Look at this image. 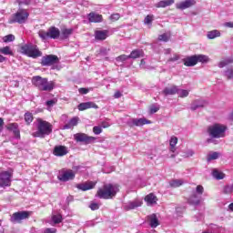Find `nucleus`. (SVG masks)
Listing matches in <instances>:
<instances>
[{
    "instance_id": "obj_28",
    "label": "nucleus",
    "mask_w": 233,
    "mask_h": 233,
    "mask_svg": "<svg viewBox=\"0 0 233 233\" xmlns=\"http://www.w3.org/2000/svg\"><path fill=\"white\" fill-rule=\"evenodd\" d=\"M133 125L135 127H143V125H148L150 121L147 120L146 118H135L132 120Z\"/></svg>"
},
{
    "instance_id": "obj_55",
    "label": "nucleus",
    "mask_w": 233,
    "mask_h": 233,
    "mask_svg": "<svg viewBox=\"0 0 233 233\" xmlns=\"http://www.w3.org/2000/svg\"><path fill=\"white\" fill-rule=\"evenodd\" d=\"M159 110V107L158 106H151L150 107V114H156V112H157Z\"/></svg>"
},
{
    "instance_id": "obj_52",
    "label": "nucleus",
    "mask_w": 233,
    "mask_h": 233,
    "mask_svg": "<svg viewBox=\"0 0 233 233\" xmlns=\"http://www.w3.org/2000/svg\"><path fill=\"white\" fill-rule=\"evenodd\" d=\"M179 60V56L178 55H174L172 57H170L168 59V62L169 63H174L176 61H178Z\"/></svg>"
},
{
    "instance_id": "obj_17",
    "label": "nucleus",
    "mask_w": 233,
    "mask_h": 233,
    "mask_svg": "<svg viewBox=\"0 0 233 233\" xmlns=\"http://www.w3.org/2000/svg\"><path fill=\"white\" fill-rule=\"evenodd\" d=\"M68 154V147L66 146H56L53 150V155L56 157H63Z\"/></svg>"
},
{
    "instance_id": "obj_44",
    "label": "nucleus",
    "mask_w": 233,
    "mask_h": 233,
    "mask_svg": "<svg viewBox=\"0 0 233 233\" xmlns=\"http://www.w3.org/2000/svg\"><path fill=\"white\" fill-rule=\"evenodd\" d=\"M127 59H130V57H128V56L127 55H121L116 58V61H117L118 63L119 62L123 63L124 61H127Z\"/></svg>"
},
{
    "instance_id": "obj_30",
    "label": "nucleus",
    "mask_w": 233,
    "mask_h": 233,
    "mask_svg": "<svg viewBox=\"0 0 233 233\" xmlns=\"http://www.w3.org/2000/svg\"><path fill=\"white\" fill-rule=\"evenodd\" d=\"M24 119L26 125H31L32 122L34 121V115L27 111L24 115Z\"/></svg>"
},
{
    "instance_id": "obj_24",
    "label": "nucleus",
    "mask_w": 233,
    "mask_h": 233,
    "mask_svg": "<svg viewBox=\"0 0 233 233\" xmlns=\"http://www.w3.org/2000/svg\"><path fill=\"white\" fill-rule=\"evenodd\" d=\"M144 201H146L147 205H156L157 204V197L155 196L154 193H149L145 197Z\"/></svg>"
},
{
    "instance_id": "obj_9",
    "label": "nucleus",
    "mask_w": 233,
    "mask_h": 233,
    "mask_svg": "<svg viewBox=\"0 0 233 233\" xmlns=\"http://www.w3.org/2000/svg\"><path fill=\"white\" fill-rule=\"evenodd\" d=\"M32 216V211H17L13 213L10 218L11 223H23V220L28 219Z\"/></svg>"
},
{
    "instance_id": "obj_43",
    "label": "nucleus",
    "mask_w": 233,
    "mask_h": 233,
    "mask_svg": "<svg viewBox=\"0 0 233 233\" xmlns=\"http://www.w3.org/2000/svg\"><path fill=\"white\" fill-rule=\"evenodd\" d=\"M57 104V99L56 98H54V99H51V100H47L46 102V105L48 108H51V106H54V105H56Z\"/></svg>"
},
{
    "instance_id": "obj_59",
    "label": "nucleus",
    "mask_w": 233,
    "mask_h": 233,
    "mask_svg": "<svg viewBox=\"0 0 233 233\" xmlns=\"http://www.w3.org/2000/svg\"><path fill=\"white\" fill-rule=\"evenodd\" d=\"M227 28H233V22H227L224 24Z\"/></svg>"
},
{
    "instance_id": "obj_42",
    "label": "nucleus",
    "mask_w": 233,
    "mask_h": 233,
    "mask_svg": "<svg viewBox=\"0 0 233 233\" xmlns=\"http://www.w3.org/2000/svg\"><path fill=\"white\" fill-rule=\"evenodd\" d=\"M109 19L112 23H116V21H119V19H121V15H119V13L113 14L109 16Z\"/></svg>"
},
{
    "instance_id": "obj_48",
    "label": "nucleus",
    "mask_w": 233,
    "mask_h": 233,
    "mask_svg": "<svg viewBox=\"0 0 233 233\" xmlns=\"http://www.w3.org/2000/svg\"><path fill=\"white\" fill-rule=\"evenodd\" d=\"M232 192H233L232 186H226L224 187L225 194H232Z\"/></svg>"
},
{
    "instance_id": "obj_61",
    "label": "nucleus",
    "mask_w": 233,
    "mask_h": 233,
    "mask_svg": "<svg viewBox=\"0 0 233 233\" xmlns=\"http://www.w3.org/2000/svg\"><path fill=\"white\" fill-rule=\"evenodd\" d=\"M6 61V57H5L3 55H0V63H5Z\"/></svg>"
},
{
    "instance_id": "obj_41",
    "label": "nucleus",
    "mask_w": 233,
    "mask_h": 233,
    "mask_svg": "<svg viewBox=\"0 0 233 233\" xmlns=\"http://www.w3.org/2000/svg\"><path fill=\"white\" fill-rule=\"evenodd\" d=\"M218 157H219V153H218V152H213V153L208 155L207 160H208V161H212V160H214V159H218Z\"/></svg>"
},
{
    "instance_id": "obj_37",
    "label": "nucleus",
    "mask_w": 233,
    "mask_h": 233,
    "mask_svg": "<svg viewBox=\"0 0 233 233\" xmlns=\"http://www.w3.org/2000/svg\"><path fill=\"white\" fill-rule=\"evenodd\" d=\"M52 221L55 223V225H59V223L63 222V216L61 214L53 215Z\"/></svg>"
},
{
    "instance_id": "obj_19",
    "label": "nucleus",
    "mask_w": 233,
    "mask_h": 233,
    "mask_svg": "<svg viewBox=\"0 0 233 233\" xmlns=\"http://www.w3.org/2000/svg\"><path fill=\"white\" fill-rule=\"evenodd\" d=\"M87 19L89 23H103V15L91 12L87 15Z\"/></svg>"
},
{
    "instance_id": "obj_21",
    "label": "nucleus",
    "mask_w": 233,
    "mask_h": 233,
    "mask_svg": "<svg viewBox=\"0 0 233 233\" xmlns=\"http://www.w3.org/2000/svg\"><path fill=\"white\" fill-rule=\"evenodd\" d=\"M108 37V30L96 31L95 39L96 41H105Z\"/></svg>"
},
{
    "instance_id": "obj_54",
    "label": "nucleus",
    "mask_w": 233,
    "mask_h": 233,
    "mask_svg": "<svg viewBox=\"0 0 233 233\" xmlns=\"http://www.w3.org/2000/svg\"><path fill=\"white\" fill-rule=\"evenodd\" d=\"M180 97H188V91L182 89V91L180 93Z\"/></svg>"
},
{
    "instance_id": "obj_4",
    "label": "nucleus",
    "mask_w": 233,
    "mask_h": 233,
    "mask_svg": "<svg viewBox=\"0 0 233 233\" xmlns=\"http://www.w3.org/2000/svg\"><path fill=\"white\" fill-rule=\"evenodd\" d=\"M225 132H227V126L221 124H214L208 127V134L210 137L219 139V137H225Z\"/></svg>"
},
{
    "instance_id": "obj_8",
    "label": "nucleus",
    "mask_w": 233,
    "mask_h": 233,
    "mask_svg": "<svg viewBox=\"0 0 233 233\" xmlns=\"http://www.w3.org/2000/svg\"><path fill=\"white\" fill-rule=\"evenodd\" d=\"M14 176V170L0 172V188H5V187H12V177Z\"/></svg>"
},
{
    "instance_id": "obj_27",
    "label": "nucleus",
    "mask_w": 233,
    "mask_h": 233,
    "mask_svg": "<svg viewBox=\"0 0 233 233\" xmlns=\"http://www.w3.org/2000/svg\"><path fill=\"white\" fill-rule=\"evenodd\" d=\"M176 3V0H162L157 4V8H167Z\"/></svg>"
},
{
    "instance_id": "obj_25",
    "label": "nucleus",
    "mask_w": 233,
    "mask_h": 233,
    "mask_svg": "<svg viewBox=\"0 0 233 233\" xmlns=\"http://www.w3.org/2000/svg\"><path fill=\"white\" fill-rule=\"evenodd\" d=\"M79 123V117L75 116L71 118L67 124L64 126V130H68L70 128H74V127H77V124Z\"/></svg>"
},
{
    "instance_id": "obj_51",
    "label": "nucleus",
    "mask_w": 233,
    "mask_h": 233,
    "mask_svg": "<svg viewBox=\"0 0 233 233\" xmlns=\"http://www.w3.org/2000/svg\"><path fill=\"white\" fill-rule=\"evenodd\" d=\"M16 3H18L20 6H23V5H28L31 3V0H23V1L17 0Z\"/></svg>"
},
{
    "instance_id": "obj_38",
    "label": "nucleus",
    "mask_w": 233,
    "mask_h": 233,
    "mask_svg": "<svg viewBox=\"0 0 233 233\" xmlns=\"http://www.w3.org/2000/svg\"><path fill=\"white\" fill-rule=\"evenodd\" d=\"M231 63H233L232 58L224 59L218 63V66H219V68H224V66H227L228 65H230Z\"/></svg>"
},
{
    "instance_id": "obj_63",
    "label": "nucleus",
    "mask_w": 233,
    "mask_h": 233,
    "mask_svg": "<svg viewBox=\"0 0 233 233\" xmlns=\"http://www.w3.org/2000/svg\"><path fill=\"white\" fill-rule=\"evenodd\" d=\"M228 208H229V210H231V212H233V203L228 205Z\"/></svg>"
},
{
    "instance_id": "obj_15",
    "label": "nucleus",
    "mask_w": 233,
    "mask_h": 233,
    "mask_svg": "<svg viewBox=\"0 0 233 233\" xmlns=\"http://www.w3.org/2000/svg\"><path fill=\"white\" fill-rule=\"evenodd\" d=\"M196 0H185L178 4H176V9L177 10H187V8H192V6H195Z\"/></svg>"
},
{
    "instance_id": "obj_31",
    "label": "nucleus",
    "mask_w": 233,
    "mask_h": 233,
    "mask_svg": "<svg viewBox=\"0 0 233 233\" xmlns=\"http://www.w3.org/2000/svg\"><path fill=\"white\" fill-rule=\"evenodd\" d=\"M0 54H3L4 56H14V51H12V48L8 46L0 48Z\"/></svg>"
},
{
    "instance_id": "obj_60",
    "label": "nucleus",
    "mask_w": 233,
    "mask_h": 233,
    "mask_svg": "<svg viewBox=\"0 0 233 233\" xmlns=\"http://www.w3.org/2000/svg\"><path fill=\"white\" fill-rule=\"evenodd\" d=\"M101 127L102 128H108V127H110V124L107 122H102Z\"/></svg>"
},
{
    "instance_id": "obj_18",
    "label": "nucleus",
    "mask_w": 233,
    "mask_h": 233,
    "mask_svg": "<svg viewBox=\"0 0 233 233\" xmlns=\"http://www.w3.org/2000/svg\"><path fill=\"white\" fill-rule=\"evenodd\" d=\"M79 112H84V110H88V108H99V106L94 102H84L80 103L77 106Z\"/></svg>"
},
{
    "instance_id": "obj_29",
    "label": "nucleus",
    "mask_w": 233,
    "mask_h": 233,
    "mask_svg": "<svg viewBox=\"0 0 233 233\" xmlns=\"http://www.w3.org/2000/svg\"><path fill=\"white\" fill-rule=\"evenodd\" d=\"M177 137H171L170 140H169V147H170V150L171 152H176V146L177 145Z\"/></svg>"
},
{
    "instance_id": "obj_3",
    "label": "nucleus",
    "mask_w": 233,
    "mask_h": 233,
    "mask_svg": "<svg viewBox=\"0 0 233 233\" xmlns=\"http://www.w3.org/2000/svg\"><path fill=\"white\" fill-rule=\"evenodd\" d=\"M32 84L38 88L41 92H52L56 83L54 81H49L48 78H43L39 76H33Z\"/></svg>"
},
{
    "instance_id": "obj_35",
    "label": "nucleus",
    "mask_w": 233,
    "mask_h": 233,
    "mask_svg": "<svg viewBox=\"0 0 233 233\" xmlns=\"http://www.w3.org/2000/svg\"><path fill=\"white\" fill-rule=\"evenodd\" d=\"M220 35H221V33L218 30L209 31L208 33V39H216V37H219Z\"/></svg>"
},
{
    "instance_id": "obj_32",
    "label": "nucleus",
    "mask_w": 233,
    "mask_h": 233,
    "mask_svg": "<svg viewBox=\"0 0 233 233\" xmlns=\"http://www.w3.org/2000/svg\"><path fill=\"white\" fill-rule=\"evenodd\" d=\"M212 176L213 177H215V179H225V173L218 170V169H214L212 172Z\"/></svg>"
},
{
    "instance_id": "obj_49",
    "label": "nucleus",
    "mask_w": 233,
    "mask_h": 233,
    "mask_svg": "<svg viewBox=\"0 0 233 233\" xmlns=\"http://www.w3.org/2000/svg\"><path fill=\"white\" fill-rule=\"evenodd\" d=\"M78 92H79V94L86 95V94H88V92H90V89L86 88V87H80L78 89Z\"/></svg>"
},
{
    "instance_id": "obj_56",
    "label": "nucleus",
    "mask_w": 233,
    "mask_h": 233,
    "mask_svg": "<svg viewBox=\"0 0 233 233\" xmlns=\"http://www.w3.org/2000/svg\"><path fill=\"white\" fill-rule=\"evenodd\" d=\"M57 232V229L56 228H46V230L44 231V233H56Z\"/></svg>"
},
{
    "instance_id": "obj_5",
    "label": "nucleus",
    "mask_w": 233,
    "mask_h": 233,
    "mask_svg": "<svg viewBox=\"0 0 233 233\" xmlns=\"http://www.w3.org/2000/svg\"><path fill=\"white\" fill-rule=\"evenodd\" d=\"M22 54L27 56V57H32L33 59H37V57H41L43 53L37 48V46L34 45H25L21 46Z\"/></svg>"
},
{
    "instance_id": "obj_7",
    "label": "nucleus",
    "mask_w": 233,
    "mask_h": 233,
    "mask_svg": "<svg viewBox=\"0 0 233 233\" xmlns=\"http://www.w3.org/2000/svg\"><path fill=\"white\" fill-rule=\"evenodd\" d=\"M38 35L41 39H59L61 31L56 26H50L47 31L40 30Z\"/></svg>"
},
{
    "instance_id": "obj_2",
    "label": "nucleus",
    "mask_w": 233,
    "mask_h": 233,
    "mask_svg": "<svg viewBox=\"0 0 233 233\" xmlns=\"http://www.w3.org/2000/svg\"><path fill=\"white\" fill-rule=\"evenodd\" d=\"M36 131L32 134L33 137H40L45 139L46 136H50L54 132V126L43 118H36Z\"/></svg>"
},
{
    "instance_id": "obj_1",
    "label": "nucleus",
    "mask_w": 233,
    "mask_h": 233,
    "mask_svg": "<svg viewBox=\"0 0 233 233\" xmlns=\"http://www.w3.org/2000/svg\"><path fill=\"white\" fill-rule=\"evenodd\" d=\"M118 192L119 186L117 184L106 183L97 189L96 198H99V199H114Z\"/></svg>"
},
{
    "instance_id": "obj_22",
    "label": "nucleus",
    "mask_w": 233,
    "mask_h": 233,
    "mask_svg": "<svg viewBox=\"0 0 233 233\" xmlns=\"http://www.w3.org/2000/svg\"><path fill=\"white\" fill-rule=\"evenodd\" d=\"M177 92H179V89L177 87V86H171L170 87H165L162 94L164 96H176Z\"/></svg>"
},
{
    "instance_id": "obj_53",
    "label": "nucleus",
    "mask_w": 233,
    "mask_h": 233,
    "mask_svg": "<svg viewBox=\"0 0 233 233\" xmlns=\"http://www.w3.org/2000/svg\"><path fill=\"white\" fill-rule=\"evenodd\" d=\"M227 77L228 79H233V69H228L227 71Z\"/></svg>"
},
{
    "instance_id": "obj_50",
    "label": "nucleus",
    "mask_w": 233,
    "mask_h": 233,
    "mask_svg": "<svg viewBox=\"0 0 233 233\" xmlns=\"http://www.w3.org/2000/svg\"><path fill=\"white\" fill-rule=\"evenodd\" d=\"M89 208H91V210H99V204H97V203H91L89 205Z\"/></svg>"
},
{
    "instance_id": "obj_14",
    "label": "nucleus",
    "mask_w": 233,
    "mask_h": 233,
    "mask_svg": "<svg viewBox=\"0 0 233 233\" xmlns=\"http://www.w3.org/2000/svg\"><path fill=\"white\" fill-rule=\"evenodd\" d=\"M75 178H76V173L72 169L64 171L63 174H61L58 177L59 181H63V182L70 181Z\"/></svg>"
},
{
    "instance_id": "obj_45",
    "label": "nucleus",
    "mask_w": 233,
    "mask_h": 233,
    "mask_svg": "<svg viewBox=\"0 0 233 233\" xmlns=\"http://www.w3.org/2000/svg\"><path fill=\"white\" fill-rule=\"evenodd\" d=\"M93 132L96 134V136H99V134L103 132V128H101V127L96 126L93 127Z\"/></svg>"
},
{
    "instance_id": "obj_34",
    "label": "nucleus",
    "mask_w": 233,
    "mask_h": 233,
    "mask_svg": "<svg viewBox=\"0 0 233 233\" xmlns=\"http://www.w3.org/2000/svg\"><path fill=\"white\" fill-rule=\"evenodd\" d=\"M141 205H143V202L139 200L130 202L128 205V210H134V208H137V207H141Z\"/></svg>"
},
{
    "instance_id": "obj_46",
    "label": "nucleus",
    "mask_w": 233,
    "mask_h": 233,
    "mask_svg": "<svg viewBox=\"0 0 233 233\" xmlns=\"http://www.w3.org/2000/svg\"><path fill=\"white\" fill-rule=\"evenodd\" d=\"M152 21H154V15H147L145 18L146 25L152 24Z\"/></svg>"
},
{
    "instance_id": "obj_39",
    "label": "nucleus",
    "mask_w": 233,
    "mask_h": 233,
    "mask_svg": "<svg viewBox=\"0 0 233 233\" xmlns=\"http://www.w3.org/2000/svg\"><path fill=\"white\" fill-rule=\"evenodd\" d=\"M181 185H183V180L180 179L172 180L170 182V187H173L174 188H177V187H181Z\"/></svg>"
},
{
    "instance_id": "obj_47",
    "label": "nucleus",
    "mask_w": 233,
    "mask_h": 233,
    "mask_svg": "<svg viewBox=\"0 0 233 233\" xmlns=\"http://www.w3.org/2000/svg\"><path fill=\"white\" fill-rule=\"evenodd\" d=\"M196 190H197V194H199L200 196L203 194V192H205V188L201 185L197 186Z\"/></svg>"
},
{
    "instance_id": "obj_58",
    "label": "nucleus",
    "mask_w": 233,
    "mask_h": 233,
    "mask_svg": "<svg viewBox=\"0 0 233 233\" xmlns=\"http://www.w3.org/2000/svg\"><path fill=\"white\" fill-rule=\"evenodd\" d=\"M122 96H123V94H121L120 91H116V92L114 94L115 99H119V97H121Z\"/></svg>"
},
{
    "instance_id": "obj_20",
    "label": "nucleus",
    "mask_w": 233,
    "mask_h": 233,
    "mask_svg": "<svg viewBox=\"0 0 233 233\" xmlns=\"http://www.w3.org/2000/svg\"><path fill=\"white\" fill-rule=\"evenodd\" d=\"M147 221L151 228H157V227H159V218H157V215L154 213L147 216Z\"/></svg>"
},
{
    "instance_id": "obj_13",
    "label": "nucleus",
    "mask_w": 233,
    "mask_h": 233,
    "mask_svg": "<svg viewBox=\"0 0 233 233\" xmlns=\"http://www.w3.org/2000/svg\"><path fill=\"white\" fill-rule=\"evenodd\" d=\"M6 130L8 132H13L14 137L15 139H21V130L19 129V124L14 122V123H9L5 126Z\"/></svg>"
},
{
    "instance_id": "obj_33",
    "label": "nucleus",
    "mask_w": 233,
    "mask_h": 233,
    "mask_svg": "<svg viewBox=\"0 0 233 233\" xmlns=\"http://www.w3.org/2000/svg\"><path fill=\"white\" fill-rule=\"evenodd\" d=\"M189 205H199L201 203V200L198 199V195L194 194L192 195L188 199Z\"/></svg>"
},
{
    "instance_id": "obj_36",
    "label": "nucleus",
    "mask_w": 233,
    "mask_h": 233,
    "mask_svg": "<svg viewBox=\"0 0 233 233\" xmlns=\"http://www.w3.org/2000/svg\"><path fill=\"white\" fill-rule=\"evenodd\" d=\"M170 37H171L170 33H164L158 35V41H164V43H167L170 41Z\"/></svg>"
},
{
    "instance_id": "obj_23",
    "label": "nucleus",
    "mask_w": 233,
    "mask_h": 233,
    "mask_svg": "<svg viewBox=\"0 0 233 233\" xmlns=\"http://www.w3.org/2000/svg\"><path fill=\"white\" fill-rule=\"evenodd\" d=\"M129 59H139V57H145V52L141 49L133 50L128 56Z\"/></svg>"
},
{
    "instance_id": "obj_57",
    "label": "nucleus",
    "mask_w": 233,
    "mask_h": 233,
    "mask_svg": "<svg viewBox=\"0 0 233 233\" xmlns=\"http://www.w3.org/2000/svg\"><path fill=\"white\" fill-rule=\"evenodd\" d=\"M3 127H5V119L3 117H0V134L3 132Z\"/></svg>"
},
{
    "instance_id": "obj_10",
    "label": "nucleus",
    "mask_w": 233,
    "mask_h": 233,
    "mask_svg": "<svg viewBox=\"0 0 233 233\" xmlns=\"http://www.w3.org/2000/svg\"><path fill=\"white\" fill-rule=\"evenodd\" d=\"M28 12H26L25 9L18 10L15 14L13 15V22L18 23L19 25H23L24 23H26L28 20Z\"/></svg>"
},
{
    "instance_id": "obj_26",
    "label": "nucleus",
    "mask_w": 233,
    "mask_h": 233,
    "mask_svg": "<svg viewBox=\"0 0 233 233\" xmlns=\"http://www.w3.org/2000/svg\"><path fill=\"white\" fill-rule=\"evenodd\" d=\"M73 34H74V28L62 29L60 39H62V41H65V39H68V37H70Z\"/></svg>"
},
{
    "instance_id": "obj_62",
    "label": "nucleus",
    "mask_w": 233,
    "mask_h": 233,
    "mask_svg": "<svg viewBox=\"0 0 233 233\" xmlns=\"http://www.w3.org/2000/svg\"><path fill=\"white\" fill-rule=\"evenodd\" d=\"M201 106H191V110H196L197 108H199V107H201Z\"/></svg>"
},
{
    "instance_id": "obj_12",
    "label": "nucleus",
    "mask_w": 233,
    "mask_h": 233,
    "mask_svg": "<svg viewBox=\"0 0 233 233\" xmlns=\"http://www.w3.org/2000/svg\"><path fill=\"white\" fill-rule=\"evenodd\" d=\"M59 63V57L56 55H46L41 59L42 66H52V65H57Z\"/></svg>"
},
{
    "instance_id": "obj_16",
    "label": "nucleus",
    "mask_w": 233,
    "mask_h": 233,
    "mask_svg": "<svg viewBox=\"0 0 233 233\" xmlns=\"http://www.w3.org/2000/svg\"><path fill=\"white\" fill-rule=\"evenodd\" d=\"M96 185H97V182L86 181L81 184H77L76 188H78V190H82L83 192H86V190H92V188H96Z\"/></svg>"
},
{
    "instance_id": "obj_6",
    "label": "nucleus",
    "mask_w": 233,
    "mask_h": 233,
    "mask_svg": "<svg viewBox=\"0 0 233 233\" xmlns=\"http://www.w3.org/2000/svg\"><path fill=\"white\" fill-rule=\"evenodd\" d=\"M185 66H196L198 63H208V56L205 55H194L183 59Z\"/></svg>"
},
{
    "instance_id": "obj_11",
    "label": "nucleus",
    "mask_w": 233,
    "mask_h": 233,
    "mask_svg": "<svg viewBox=\"0 0 233 233\" xmlns=\"http://www.w3.org/2000/svg\"><path fill=\"white\" fill-rule=\"evenodd\" d=\"M74 139L76 143H84L85 145H90L96 141V137H90L85 133H76L74 135Z\"/></svg>"
},
{
    "instance_id": "obj_64",
    "label": "nucleus",
    "mask_w": 233,
    "mask_h": 233,
    "mask_svg": "<svg viewBox=\"0 0 233 233\" xmlns=\"http://www.w3.org/2000/svg\"><path fill=\"white\" fill-rule=\"evenodd\" d=\"M145 59H142L141 61H140V65H145Z\"/></svg>"
},
{
    "instance_id": "obj_40",
    "label": "nucleus",
    "mask_w": 233,
    "mask_h": 233,
    "mask_svg": "<svg viewBox=\"0 0 233 233\" xmlns=\"http://www.w3.org/2000/svg\"><path fill=\"white\" fill-rule=\"evenodd\" d=\"M4 43H12L13 41H15V36L14 35H7L3 37Z\"/></svg>"
}]
</instances>
